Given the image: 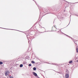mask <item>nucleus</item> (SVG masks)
Segmentation results:
<instances>
[{"label":"nucleus","instance_id":"1","mask_svg":"<svg viewBox=\"0 0 78 78\" xmlns=\"http://www.w3.org/2000/svg\"><path fill=\"white\" fill-rule=\"evenodd\" d=\"M9 74V72L8 71H6L5 73V76H7V75H8Z\"/></svg>","mask_w":78,"mask_h":78},{"label":"nucleus","instance_id":"2","mask_svg":"<svg viewBox=\"0 0 78 78\" xmlns=\"http://www.w3.org/2000/svg\"><path fill=\"white\" fill-rule=\"evenodd\" d=\"M33 75H34L35 76H37V74L34 72H33Z\"/></svg>","mask_w":78,"mask_h":78},{"label":"nucleus","instance_id":"3","mask_svg":"<svg viewBox=\"0 0 78 78\" xmlns=\"http://www.w3.org/2000/svg\"><path fill=\"white\" fill-rule=\"evenodd\" d=\"M69 75L68 74H66V76H65V78H69Z\"/></svg>","mask_w":78,"mask_h":78},{"label":"nucleus","instance_id":"4","mask_svg":"<svg viewBox=\"0 0 78 78\" xmlns=\"http://www.w3.org/2000/svg\"><path fill=\"white\" fill-rule=\"evenodd\" d=\"M33 69L34 70H36V67H34L33 68Z\"/></svg>","mask_w":78,"mask_h":78},{"label":"nucleus","instance_id":"5","mask_svg":"<svg viewBox=\"0 0 78 78\" xmlns=\"http://www.w3.org/2000/svg\"><path fill=\"white\" fill-rule=\"evenodd\" d=\"M20 67H23V65L21 64L20 65Z\"/></svg>","mask_w":78,"mask_h":78},{"label":"nucleus","instance_id":"6","mask_svg":"<svg viewBox=\"0 0 78 78\" xmlns=\"http://www.w3.org/2000/svg\"><path fill=\"white\" fill-rule=\"evenodd\" d=\"M72 62H73V61L72 60H71L69 62V64H70V63H72Z\"/></svg>","mask_w":78,"mask_h":78},{"label":"nucleus","instance_id":"7","mask_svg":"<svg viewBox=\"0 0 78 78\" xmlns=\"http://www.w3.org/2000/svg\"><path fill=\"white\" fill-rule=\"evenodd\" d=\"M32 64H34V63H35V62H34L33 61H32Z\"/></svg>","mask_w":78,"mask_h":78},{"label":"nucleus","instance_id":"8","mask_svg":"<svg viewBox=\"0 0 78 78\" xmlns=\"http://www.w3.org/2000/svg\"><path fill=\"white\" fill-rule=\"evenodd\" d=\"M3 64V62H0V64Z\"/></svg>","mask_w":78,"mask_h":78},{"label":"nucleus","instance_id":"9","mask_svg":"<svg viewBox=\"0 0 78 78\" xmlns=\"http://www.w3.org/2000/svg\"><path fill=\"white\" fill-rule=\"evenodd\" d=\"M76 50L77 51V52H78V48H76Z\"/></svg>","mask_w":78,"mask_h":78},{"label":"nucleus","instance_id":"10","mask_svg":"<svg viewBox=\"0 0 78 78\" xmlns=\"http://www.w3.org/2000/svg\"><path fill=\"white\" fill-rule=\"evenodd\" d=\"M29 66H31V64H29Z\"/></svg>","mask_w":78,"mask_h":78},{"label":"nucleus","instance_id":"11","mask_svg":"<svg viewBox=\"0 0 78 78\" xmlns=\"http://www.w3.org/2000/svg\"><path fill=\"white\" fill-rule=\"evenodd\" d=\"M10 78H13L12 76H10Z\"/></svg>","mask_w":78,"mask_h":78},{"label":"nucleus","instance_id":"12","mask_svg":"<svg viewBox=\"0 0 78 78\" xmlns=\"http://www.w3.org/2000/svg\"><path fill=\"white\" fill-rule=\"evenodd\" d=\"M37 78H39V77H38V76H37Z\"/></svg>","mask_w":78,"mask_h":78},{"label":"nucleus","instance_id":"13","mask_svg":"<svg viewBox=\"0 0 78 78\" xmlns=\"http://www.w3.org/2000/svg\"><path fill=\"white\" fill-rule=\"evenodd\" d=\"M77 62H78V60H77Z\"/></svg>","mask_w":78,"mask_h":78}]
</instances>
